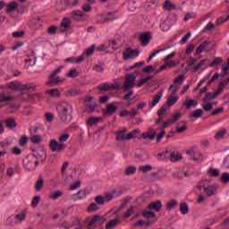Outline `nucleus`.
Wrapping results in <instances>:
<instances>
[{
    "instance_id": "nucleus-17",
    "label": "nucleus",
    "mask_w": 229,
    "mask_h": 229,
    "mask_svg": "<svg viewBox=\"0 0 229 229\" xmlns=\"http://www.w3.org/2000/svg\"><path fill=\"white\" fill-rule=\"evenodd\" d=\"M208 46H210V41L202 42L196 49V55H201L203 51H210V47H208Z\"/></svg>"
},
{
    "instance_id": "nucleus-34",
    "label": "nucleus",
    "mask_w": 229,
    "mask_h": 229,
    "mask_svg": "<svg viewBox=\"0 0 229 229\" xmlns=\"http://www.w3.org/2000/svg\"><path fill=\"white\" fill-rule=\"evenodd\" d=\"M182 106L186 107V110H189V108H191V106H198V101H196L194 99H190V100H187L186 102H184L182 104Z\"/></svg>"
},
{
    "instance_id": "nucleus-51",
    "label": "nucleus",
    "mask_w": 229,
    "mask_h": 229,
    "mask_svg": "<svg viewBox=\"0 0 229 229\" xmlns=\"http://www.w3.org/2000/svg\"><path fill=\"white\" fill-rule=\"evenodd\" d=\"M151 169H153V166L147 165H141L139 167V171H140L141 173H149V171H151Z\"/></svg>"
},
{
    "instance_id": "nucleus-43",
    "label": "nucleus",
    "mask_w": 229,
    "mask_h": 229,
    "mask_svg": "<svg viewBox=\"0 0 229 229\" xmlns=\"http://www.w3.org/2000/svg\"><path fill=\"white\" fill-rule=\"evenodd\" d=\"M172 121V124H174L179 119H182V113L181 112H175L174 114H172V118H170Z\"/></svg>"
},
{
    "instance_id": "nucleus-13",
    "label": "nucleus",
    "mask_w": 229,
    "mask_h": 229,
    "mask_svg": "<svg viewBox=\"0 0 229 229\" xmlns=\"http://www.w3.org/2000/svg\"><path fill=\"white\" fill-rule=\"evenodd\" d=\"M106 223V216H101L99 215H95L91 220L89 222V226H96V225H103Z\"/></svg>"
},
{
    "instance_id": "nucleus-61",
    "label": "nucleus",
    "mask_w": 229,
    "mask_h": 229,
    "mask_svg": "<svg viewBox=\"0 0 229 229\" xmlns=\"http://www.w3.org/2000/svg\"><path fill=\"white\" fill-rule=\"evenodd\" d=\"M202 108L205 112H211V110H213L214 108V106L212 105V103H208L202 106Z\"/></svg>"
},
{
    "instance_id": "nucleus-6",
    "label": "nucleus",
    "mask_w": 229,
    "mask_h": 229,
    "mask_svg": "<svg viewBox=\"0 0 229 229\" xmlns=\"http://www.w3.org/2000/svg\"><path fill=\"white\" fill-rule=\"evenodd\" d=\"M127 131H128V130L124 129V130L118 131L114 132V134L116 135V140L118 142H121L123 140H131V139H135V136L133 135V133H137L136 130H134L132 132H129L126 135Z\"/></svg>"
},
{
    "instance_id": "nucleus-18",
    "label": "nucleus",
    "mask_w": 229,
    "mask_h": 229,
    "mask_svg": "<svg viewBox=\"0 0 229 229\" xmlns=\"http://www.w3.org/2000/svg\"><path fill=\"white\" fill-rule=\"evenodd\" d=\"M140 40L141 42V46H148L149 41L151 40V33L144 32L140 36Z\"/></svg>"
},
{
    "instance_id": "nucleus-16",
    "label": "nucleus",
    "mask_w": 229,
    "mask_h": 229,
    "mask_svg": "<svg viewBox=\"0 0 229 229\" xmlns=\"http://www.w3.org/2000/svg\"><path fill=\"white\" fill-rule=\"evenodd\" d=\"M148 210H155V212H160L162 210V201L156 200L148 206Z\"/></svg>"
},
{
    "instance_id": "nucleus-14",
    "label": "nucleus",
    "mask_w": 229,
    "mask_h": 229,
    "mask_svg": "<svg viewBox=\"0 0 229 229\" xmlns=\"http://www.w3.org/2000/svg\"><path fill=\"white\" fill-rule=\"evenodd\" d=\"M140 53V52L137 49L131 50L128 48L123 53V60H130V58H137Z\"/></svg>"
},
{
    "instance_id": "nucleus-36",
    "label": "nucleus",
    "mask_w": 229,
    "mask_h": 229,
    "mask_svg": "<svg viewBox=\"0 0 229 229\" xmlns=\"http://www.w3.org/2000/svg\"><path fill=\"white\" fill-rule=\"evenodd\" d=\"M203 115V110L202 109H196L194 110L191 114L190 117H194L195 119H199Z\"/></svg>"
},
{
    "instance_id": "nucleus-23",
    "label": "nucleus",
    "mask_w": 229,
    "mask_h": 229,
    "mask_svg": "<svg viewBox=\"0 0 229 229\" xmlns=\"http://www.w3.org/2000/svg\"><path fill=\"white\" fill-rule=\"evenodd\" d=\"M46 94L50 96V98H60V96H62V94L60 93V90H58V89H56V88L47 89L46 91Z\"/></svg>"
},
{
    "instance_id": "nucleus-64",
    "label": "nucleus",
    "mask_w": 229,
    "mask_h": 229,
    "mask_svg": "<svg viewBox=\"0 0 229 229\" xmlns=\"http://www.w3.org/2000/svg\"><path fill=\"white\" fill-rule=\"evenodd\" d=\"M30 99H42V92L30 95Z\"/></svg>"
},
{
    "instance_id": "nucleus-39",
    "label": "nucleus",
    "mask_w": 229,
    "mask_h": 229,
    "mask_svg": "<svg viewBox=\"0 0 229 229\" xmlns=\"http://www.w3.org/2000/svg\"><path fill=\"white\" fill-rule=\"evenodd\" d=\"M99 206L96 202H92L88 206V212H98Z\"/></svg>"
},
{
    "instance_id": "nucleus-7",
    "label": "nucleus",
    "mask_w": 229,
    "mask_h": 229,
    "mask_svg": "<svg viewBox=\"0 0 229 229\" xmlns=\"http://www.w3.org/2000/svg\"><path fill=\"white\" fill-rule=\"evenodd\" d=\"M186 155L191 157V159L194 162H203V154L196 148L186 150Z\"/></svg>"
},
{
    "instance_id": "nucleus-63",
    "label": "nucleus",
    "mask_w": 229,
    "mask_h": 229,
    "mask_svg": "<svg viewBox=\"0 0 229 229\" xmlns=\"http://www.w3.org/2000/svg\"><path fill=\"white\" fill-rule=\"evenodd\" d=\"M229 71V64L225 66H222V77L225 78V76H227Z\"/></svg>"
},
{
    "instance_id": "nucleus-33",
    "label": "nucleus",
    "mask_w": 229,
    "mask_h": 229,
    "mask_svg": "<svg viewBox=\"0 0 229 229\" xmlns=\"http://www.w3.org/2000/svg\"><path fill=\"white\" fill-rule=\"evenodd\" d=\"M103 118L101 117H89L87 121L89 126H94L99 123Z\"/></svg>"
},
{
    "instance_id": "nucleus-55",
    "label": "nucleus",
    "mask_w": 229,
    "mask_h": 229,
    "mask_svg": "<svg viewBox=\"0 0 229 229\" xmlns=\"http://www.w3.org/2000/svg\"><path fill=\"white\" fill-rule=\"evenodd\" d=\"M225 135H226V129H224L222 131H219L218 132H216L215 134V139H223L225 137Z\"/></svg>"
},
{
    "instance_id": "nucleus-12",
    "label": "nucleus",
    "mask_w": 229,
    "mask_h": 229,
    "mask_svg": "<svg viewBox=\"0 0 229 229\" xmlns=\"http://www.w3.org/2000/svg\"><path fill=\"white\" fill-rule=\"evenodd\" d=\"M115 19V15L113 13H108L106 15L101 14L97 17L98 24H106V22H110V21H114Z\"/></svg>"
},
{
    "instance_id": "nucleus-9",
    "label": "nucleus",
    "mask_w": 229,
    "mask_h": 229,
    "mask_svg": "<svg viewBox=\"0 0 229 229\" xmlns=\"http://www.w3.org/2000/svg\"><path fill=\"white\" fill-rule=\"evenodd\" d=\"M143 217L147 219L145 226H152L157 223V215L153 211H145L142 213Z\"/></svg>"
},
{
    "instance_id": "nucleus-28",
    "label": "nucleus",
    "mask_w": 229,
    "mask_h": 229,
    "mask_svg": "<svg viewBox=\"0 0 229 229\" xmlns=\"http://www.w3.org/2000/svg\"><path fill=\"white\" fill-rule=\"evenodd\" d=\"M96 108H98V104L96 102L86 103V112H88V114H92Z\"/></svg>"
},
{
    "instance_id": "nucleus-37",
    "label": "nucleus",
    "mask_w": 229,
    "mask_h": 229,
    "mask_svg": "<svg viewBox=\"0 0 229 229\" xmlns=\"http://www.w3.org/2000/svg\"><path fill=\"white\" fill-rule=\"evenodd\" d=\"M174 207H178V200L176 199H172L166 203V210H173Z\"/></svg>"
},
{
    "instance_id": "nucleus-20",
    "label": "nucleus",
    "mask_w": 229,
    "mask_h": 229,
    "mask_svg": "<svg viewBox=\"0 0 229 229\" xmlns=\"http://www.w3.org/2000/svg\"><path fill=\"white\" fill-rule=\"evenodd\" d=\"M71 24H72V21H71V19L69 18H64L61 21V28L64 29V31H68L71 28Z\"/></svg>"
},
{
    "instance_id": "nucleus-5",
    "label": "nucleus",
    "mask_w": 229,
    "mask_h": 229,
    "mask_svg": "<svg viewBox=\"0 0 229 229\" xmlns=\"http://www.w3.org/2000/svg\"><path fill=\"white\" fill-rule=\"evenodd\" d=\"M37 165H38V158L33 154L28 155L23 159V167L27 171H35Z\"/></svg>"
},
{
    "instance_id": "nucleus-53",
    "label": "nucleus",
    "mask_w": 229,
    "mask_h": 229,
    "mask_svg": "<svg viewBox=\"0 0 229 229\" xmlns=\"http://www.w3.org/2000/svg\"><path fill=\"white\" fill-rule=\"evenodd\" d=\"M42 140V137L39 135H34L30 138V141L33 144H40V141Z\"/></svg>"
},
{
    "instance_id": "nucleus-42",
    "label": "nucleus",
    "mask_w": 229,
    "mask_h": 229,
    "mask_svg": "<svg viewBox=\"0 0 229 229\" xmlns=\"http://www.w3.org/2000/svg\"><path fill=\"white\" fill-rule=\"evenodd\" d=\"M94 49H96V46L92 45L90 47L87 48L84 52L83 55L85 56H92L94 55Z\"/></svg>"
},
{
    "instance_id": "nucleus-60",
    "label": "nucleus",
    "mask_w": 229,
    "mask_h": 229,
    "mask_svg": "<svg viewBox=\"0 0 229 229\" xmlns=\"http://www.w3.org/2000/svg\"><path fill=\"white\" fill-rule=\"evenodd\" d=\"M167 105H164L163 106L160 107V109L157 111V115H164L167 112Z\"/></svg>"
},
{
    "instance_id": "nucleus-24",
    "label": "nucleus",
    "mask_w": 229,
    "mask_h": 229,
    "mask_svg": "<svg viewBox=\"0 0 229 229\" xmlns=\"http://www.w3.org/2000/svg\"><path fill=\"white\" fill-rule=\"evenodd\" d=\"M35 189L37 192H40L44 189V177L42 175L38 176V179L36 182Z\"/></svg>"
},
{
    "instance_id": "nucleus-59",
    "label": "nucleus",
    "mask_w": 229,
    "mask_h": 229,
    "mask_svg": "<svg viewBox=\"0 0 229 229\" xmlns=\"http://www.w3.org/2000/svg\"><path fill=\"white\" fill-rule=\"evenodd\" d=\"M28 140H30V139L27 136H22L19 141L20 146H26V144H28Z\"/></svg>"
},
{
    "instance_id": "nucleus-15",
    "label": "nucleus",
    "mask_w": 229,
    "mask_h": 229,
    "mask_svg": "<svg viewBox=\"0 0 229 229\" xmlns=\"http://www.w3.org/2000/svg\"><path fill=\"white\" fill-rule=\"evenodd\" d=\"M88 195L89 192L87 191V190H80L77 193L73 194V199L74 201H80L81 199H85Z\"/></svg>"
},
{
    "instance_id": "nucleus-52",
    "label": "nucleus",
    "mask_w": 229,
    "mask_h": 229,
    "mask_svg": "<svg viewBox=\"0 0 229 229\" xmlns=\"http://www.w3.org/2000/svg\"><path fill=\"white\" fill-rule=\"evenodd\" d=\"M79 3L80 0H64V4H66V6H77Z\"/></svg>"
},
{
    "instance_id": "nucleus-56",
    "label": "nucleus",
    "mask_w": 229,
    "mask_h": 229,
    "mask_svg": "<svg viewBox=\"0 0 229 229\" xmlns=\"http://www.w3.org/2000/svg\"><path fill=\"white\" fill-rule=\"evenodd\" d=\"M110 44L112 46V50L111 51H117L119 47H121V45L117 44V41L115 39L110 40Z\"/></svg>"
},
{
    "instance_id": "nucleus-58",
    "label": "nucleus",
    "mask_w": 229,
    "mask_h": 229,
    "mask_svg": "<svg viewBox=\"0 0 229 229\" xmlns=\"http://www.w3.org/2000/svg\"><path fill=\"white\" fill-rule=\"evenodd\" d=\"M68 78H78L80 73L76 71V69H72L69 73H67Z\"/></svg>"
},
{
    "instance_id": "nucleus-46",
    "label": "nucleus",
    "mask_w": 229,
    "mask_h": 229,
    "mask_svg": "<svg viewBox=\"0 0 229 229\" xmlns=\"http://www.w3.org/2000/svg\"><path fill=\"white\" fill-rule=\"evenodd\" d=\"M35 57H29L25 59V64L27 65V69H30V67L35 65Z\"/></svg>"
},
{
    "instance_id": "nucleus-19",
    "label": "nucleus",
    "mask_w": 229,
    "mask_h": 229,
    "mask_svg": "<svg viewBox=\"0 0 229 229\" xmlns=\"http://www.w3.org/2000/svg\"><path fill=\"white\" fill-rule=\"evenodd\" d=\"M98 90L108 91L112 89H119V84H112L111 86L108 83H102L98 86Z\"/></svg>"
},
{
    "instance_id": "nucleus-57",
    "label": "nucleus",
    "mask_w": 229,
    "mask_h": 229,
    "mask_svg": "<svg viewBox=\"0 0 229 229\" xmlns=\"http://www.w3.org/2000/svg\"><path fill=\"white\" fill-rule=\"evenodd\" d=\"M220 180L222 183H228L229 182V174L228 173H223Z\"/></svg>"
},
{
    "instance_id": "nucleus-10",
    "label": "nucleus",
    "mask_w": 229,
    "mask_h": 229,
    "mask_svg": "<svg viewBox=\"0 0 229 229\" xmlns=\"http://www.w3.org/2000/svg\"><path fill=\"white\" fill-rule=\"evenodd\" d=\"M2 89H10L13 92H22V82L13 81L7 83V86H3Z\"/></svg>"
},
{
    "instance_id": "nucleus-11",
    "label": "nucleus",
    "mask_w": 229,
    "mask_h": 229,
    "mask_svg": "<svg viewBox=\"0 0 229 229\" xmlns=\"http://www.w3.org/2000/svg\"><path fill=\"white\" fill-rule=\"evenodd\" d=\"M117 102H113L108 104L106 109L102 110L103 117H108V115H114L117 112L119 108L117 106Z\"/></svg>"
},
{
    "instance_id": "nucleus-1",
    "label": "nucleus",
    "mask_w": 229,
    "mask_h": 229,
    "mask_svg": "<svg viewBox=\"0 0 229 229\" xmlns=\"http://www.w3.org/2000/svg\"><path fill=\"white\" fill-rule=\"evenodd\" d=\"M198 189L200 193L197 199V203H203L208 198H212V196L217 194V185L210 184L208 180L201 181L198 185Z\"/></svg>"
},
{
    "instance_id": "nucleus-29",
    "label": "nucleus",
    "mask_w": 229,
    "mask_h": 229,
    "mask_svg": "<svg viewBox=\"0 0 229 229\" xmlns=\"http://www.w3.org/2000/svg\"><path fill=\"white\" fill-rule=\"evenodd\" d=\"M179 210L182 216L189 214V204H187V202H182L179 206Z\"/></svg>"
},
{
    "instance_id": "nucleus-54",
    "label": "nucleus",
    "mask_w": 229,
    "mask_h": 229,
    "mask_svg": "<svg viewBox=\"0 0 229 229\" xmlns=\"http://www.w3.org/2000/svg\"><path fill=\"white\" fill-rule=\"evenodd\" d=\"M180 158H182V156H180V154H174V152H172L170 155L171 162H178Z\"/></svg>"
},
{
    "instance_id": "nucleus-45",
    "label": "nucleus",
    "mask_w": 229,
    "mask_h": 229,
    "mask_svg": "<svg viewBox=\"0 0 229 229\" xmlns=\"http://www.w3.org/2000/svg\"><path fill=\"white\" fill-rule=\"evenodd\" d=\"M208 174H210L213 178H217L219 176V170L216 168H209Z\"/></svg>"
},
{
    "instance_id": "nucleus-50",
    "label": "nucleus",
    "mask_w": 229,
    "mask_h": 229,
    "mask_svg": "<svg viewBox=\"0 0 229 229\" xmlns=\"http://www.w3.org/2000/svg\"><path fill=\"white\" fill-rule=\"evenodd\" d=\"M223 62V58L221 57H216L213 62L209 64V67H216V65H221V63Z\"/></svg>"
},
{
    "instance_id": "nucleus-32",
    "label": "nucleus",
    "mask_w": 229,
    "mask_h": 229,
    "mask_svg": "<svg viewBox=\"0 0 229 229\" xmlns=\"http://www.w3.org/2000/svg\"><path fill=\"white\" fill-rule=\"evenodd\" d=\"M160 99H162V91H160L154 97L150 105L151 108H153V106H157V105H158V103L160 102Z\"/></svg>"
},
{
    "instance_id": "nucleus-40",
    "label": "nucleus",
    "mask_w": 229,
    "mask_h": 229,
    "mask_svg": "<svg viewBox=\"0 0 229 229\" xmlns=\"http://www.w3.org/2000/svg\"><path fill=\"white\" fill-rule=\"evenodd\" d=\"M5 126L6 128H15L17 126V123H15V119L9 118L5 121Z\"/></svg>"
},
{
    "instance_id": "nucleus-62",
    "label": "nucleus",
    "mask_w": 229,
    "mask_h": 229,
    "mask_svg": "<svg viewBox=\"0 0 229 229\" xmlns=\"http://www.w3.org/2000/svg\"><path fill=\"white\" fill-rule=\"evenodd\" d=\"M165 10H171V8H174V4L171 3V0H166L164 4Z\"/></svg>"
},
{
    "instance_id": "nucleus-26",
    "label": "nucleus",
    "mask_w": 229,
    "mask_h": 229,
    "mask_svg": "<svg viewBox=\"0 0 229 229\" xmlns=\"http://www.w3.org/2000/svg\"><path fill=\"white\" fill-rule=\"evenodd\" d=\"M187 130V122L182 121L178 123L175 133H183Z\"/></svg>"
},
{
    "instance_id": "nucleus-4",
    "label": "nucleus",
    "mask_w": 229,
    "mask_h": 229,
    "mask_svg": "<svg viewBox=\"0 0 229 229\" xmlns=\"http://www.w3.org/2000/svg\"><path fill=\"white\" fill-rule=\"evenodd\" d=\"M64 69V65H60L57 69L54 70L52 74L49 75V81L47 82V85L49 87H53V85H60V83H64V79L58 76L62 70Z\"/></svg>"
},
{
    "instance_id": "nucleus-8",
    "label": "nucleus",
    "mask_w": 229,
    "mask_h": 229,
    "mask_svg": "<svg viewBox=\"0 0 229 229\" xmlns=\"http://www.w3.org/2000/svg\"><path fill=\"white\" fill-rule=\"evenodd\" d=\"M135 81H137V77H135V74H127L125 76L123 89H125V90H130V89H133L135 87Z\"/></svg>"
},
{
    "instance_id": "nucleus-3",
    "label": "nucleus",
    "mask_w": 229,
    "mask_h": 229,
    "mask_svg": "<svg viewBox=\"0 0 229 229\" xmlns=\"http://www.w3.org/2000/svg\"><path fill=\"white\" fill-rule=\"evenodd\" d=\"M70 137L71 135L69 133H65V134H62L59 137V142L56 140H51L49 142V148L51 151H54L56 153H60L64 151L65 148H67V145H65V143L64 142H67Z\"/></svg>"
},
{
    "instance_id": "nucleus-25",
    "label": "nucleus",
    "mask_w": 229,
    "mask_h": 229,
    "mask_svg": "<svg viewBox=\"0 0 229 229\" xmlns=\"http://www.w3.org/2000/svg\"><path fill=\"white\" fill-rule=\"evenodd\" d=\"M17 8H19V4L17 2H11L7 4L6 13H12V12H15Z\"/></svg>"
},
{
    "instance_id": "nucleus-27",
    "label": "nucleus",
    "mask_w": 229,
    "mask_h": 229,
    "mask_svg": "<svg viewBox=\"0 0 229 229\" xmlns=\"http://www.w3.org/2000/svg\"><path fill=\"white\" fill-rule=\"evenodd\" d=\"M62 196H64V191H55L52 193L49 194V199H53L54 201H56V199H58V198H62Z\"/></svg>"
},
{
    "instance_id": "nucleus-44",
    "label": "nucleus",
    "mask_w": 229,
    "mask_h": 229,
    "mask_svg": "<svg viewBox=\"0 0 229 229\" xmlns=\"http://www.w3.org/2000/svg\"><path fill=\"white\" fill-rule=\"evenodd\" d=\"M135 173H137V167L131 165L129 166L125 169V174H127V176H130L131 174H135Z\"/></svg>"
},
{
    "instance_id": "nucleus-41",
    "label": "nucleus",
    "mask_w": 229,
    "mask_h": 229,
    "mask_svg": "<svg viewBox=\"0 0 229 229\" xmlns=\"http://www.w3.org/2000/svg\"><path fill=\"white\" fill-rule=\"evenodd\" d=\"M178 101V97L171 96L167 98V106H173Z\"/></svg>"
},
{
    "instance_id": "nucleus-21",
    "label": "nucleus",
    "mask_w": 229,
    "mask_h": 229,
    "mask_svg": "<svg viewBox=\"0 0 229 229\" xmlns=\"http://www.w3.org/2000/svg\"><path fill=\"white\" fill-rule=\"evenodd\" d=\"M27 90H32V92H35V90H37V85L35 83L22 84L21 93L24 94L27 92Z\"/></svg>"
},
{
    "instance_id": "nucleus-48",
    "label": "nucleus",
    "mask_w": 229,
    "mask_h": 229,
    "mask_svg": "<svg viewBox=\"0 0 229 229\" xmlns=\"http://www.w3.org/2000/svg\"><path fill=\"white\" fill-rule=\"evenodd\" d=\"M168 90L171 93V96H175L176 92H178V86H176L174 83L171 84Z\"/></svg>"
},
{
    "instance_id": "nucleus-2",
    "label": "nucleus",
    "mask_w": 229,
    "mask_h": 229,
    "mask_svg": "<svg viewBox=\"0 0 229 229\" xmlns=\"http://www.w3.org/2000/svg\"><path fill=\"white\" fill-rule=\"evenodd\" d=\"M56 111L62 123H71L72 120V106L69 102H58Z\"/></svg>"
},
{
    "instance_id": "nucleus-22",
    "label": "nucleus",
    "mask_w": 229,
    "mask_h": 229,
    "mask_svg": "<svg viewBox=\"0 0 229 229\" xmlns=\"http://www.w3.org/2000/svg\"><path fill=\"white\" fill-rule=\"evenodd\" d=\"M71 17L73 21H82L83 12L77 10L71 13Z\"/></svg>"
},
{
    "instance_id": "nucleus-38",
    "label": "nucleus",
    "mask_w": 229,
    "mask_h": 229,
    "mask_svg": "<svg viewBox=\"0 0 229 229\" xmlns=\"http://www.w3.org/2000/svg\"><path fill=\"white\" fill-rule=\"evenodd\" d=\"M151 80H153V76L145 77L138 81L137 87L140 88L142 85L148 83Z\"/></svg>"
},
{
    "instance_id": "nucleus-30",
    "label": "nucleus",
    "mask_w": 229,
    "mask_h": 229,
    "mask_svg": "<svg viewBox=\"0 0 229 229\" xmlns=\"http://www.w3.org/2000/svg\"><path fill=\"white\" fill-rule=\"evenodd\" d=\"M119 223H121V220L114 218L113 220H110L106 225V229H112V228H115V226H117V225H119Z\"/></svg>"
},
{
    "instance_id": "nucleus-49",
    "label": "nucleus",
    "mask_w": 229,
    "mask_h": 229,
    "mask_svg": "<svg viewBox=\"0 0 229 229\" xmlns=\"http://www.w3.org/2000/svg\"><path fill=\"white\" fill-rule=\"evenodd\" d=\"M95 201H96L97 205L103 206V205H105V197L98 195V196L95 197Z\"/></svg>"
},
{
    "instance_id": "nucleus-31",
    "label": "nucleus",
    "mask_w": 229,
    "mask_h": 229,
    "mask_svg": "<svg viewBox=\"0 0 229 229\" xmlns=\"http://www.w3.org/2000/svg\"><path fill=\"white\" fill-rule=\"evenodd\" d=\"M217 98V93L215 92H208L206 93L205 98H203V103H207L210 99H216Z\"/></svg>"
},
{
    "instance_id": "nucleus-47",
    "label": "nucleus",
    "mask_w": 229,
    "mask_h": 229,
    "mask_svg": "<svg viewBox=\"0 0 229 229\" xmlns=\"http://www.w3.org/2000/svg\"><path fill=\"white\" fill-rule=\"evenodd\" d=\"M38 203H40V196L38 195L32 199V201H31L32 208H37V207L38 206Z\"/></svg>"
},
{
    "instance_id": "nucleus-35",
    "label": "nucleus",
    "mask_w": 229,
    "mask_h": 229,
    "mask_svg": "<svg viewBox=\"0 0 229 229\" xmlns=\"http://www.w3.org/2000/svg\"><path fill=\"white\" fill-rule=\"evenodd\" d=\"M80 90L78 89H69L64 92L66 98H74V96H79Z\"/></svg>"
}]
</instances>
